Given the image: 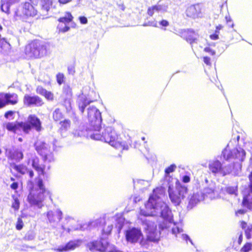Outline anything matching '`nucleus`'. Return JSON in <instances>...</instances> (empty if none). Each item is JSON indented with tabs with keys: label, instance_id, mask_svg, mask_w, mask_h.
<instances>
[{
	"label": "nucleus",
	"instance_id": "1",
	"mask_svg": "<svg viewBox=\"0 0 252 252\" xmlns=\"http://www.w3.org/2000/svg\"><path fill=\"white\" fill-rule=\"evenodd\" d=\"M89 128L93 131L91 138L95 140L103 141L108 143L115 149L121 151L128 150L131 146L132 140L130 136L120 137L115 129L112 126L105 127L100 133L101 127V116L99 111L95 107H90L88 109Z\"/></svg>",
	"mask_w": 252,
	"mask_h": 252
},
{
	"label": "nucleus",
	"instance_id": "2",
	"mask_svg": "<svg viewBox=\"0 0 252 252\" xmlns=\"http://www.w3.org/2000/svg\"><path fill=\"white\" fill-rule=\"evenodd\" d=\"M29 187L27 201L31 205L41 208L43 206V202L47 196L51 197L50 192L47 190L41 178H38L36 182L37 187L33 182L30 180L28 182Z\"/></svg>",
	"mask_w": 252,
	"mask_h": 252
},
{
	"label": "nucleus",
	"instance_id": "3",
	"mask_svg": "<svg viewBox=\"0 0 252 252\" xmlns=\"http://www.w3.org/2000/svg\"><path fill=\"white\" fill-rule=\"evenodd\" d=\"M164 193L162 188H157L153 190V194L150 196L148 201L145 203L146 210L141 209L140 214L144 216H153L155 215L156 210L158 209L160 206L157 202V199Z\"/></svg>",
	"mask_w": 252,
	"mask_h": 252
},
{
	"label": "nucleus",
	"instance_id": "4",
	"mask_svg": "<svg viewBox=\"0 0 252 252\" xmlns=\"http://www.w3.org/2000/svg\"><path fill=\"white\" fill-rule=\"evenodd\" d=\"M24 51L29 58H38L42 56L46 51V46L43 41L39 39H33L25 46Z\"/></svg>",
	"mask_w": 252,
	"mask_h": 252
},
{
	"label": "nucleus",
	"instance_id": "5",
	"mask_svg": "<svg viewBox=\"0 0 252 252\" xmlns=\"http://www.w3.org/2000/svg\"><path fill=\"white\" fill-rule=\"evenodd\" d=\"M87 248L93 252H122L116 249L113 245H111L107 239L100 238L88 242L86 245Z\"/></svg>",
	"mask_w": 252,
	"mask_h": 252
},
{
	"label": "nucleus",
	"instance_id": "6",
	"mask_svg": "<svg viewBox=\"0 0 252 252\" xmlns=\"http://www.w3.org/2000/svg\"><path fill=\"white\" fill-rule=\"evenodd\" d=\"M142 224L144 226V230L146 233V238H143L140 244L142 245L147 244L150 242H158L159 239V233L157 230V224L149 220L142 221Z\"/></svg>",
	"mask_w": 252,
	"mask_h": 252
},
{
	"label": "nucleus",
	"instance_id": "7",
	"mask_svg": "<svg viewBox=\"0 0 252 252\" xmlns=\"http://www.w3.org/2000/svg\"><path fill=\"white\" fill-rule=\"evenodd\" d=\"M34 149L41 157L43 161L51 162L54 160V154L50 146L45 141L37 140L33 144Z\"/></svg>",
	"mask_w": 252,
	"mask_h": 252
},
{
	"label": "nucleus",
	"instance_id": "8",
	"mask_svg": "<svg viewBox=\"0 0 252 252\" xmlns=\"http://www.w3.org/2000/svg\"><path fill=\"white\" fill-rule=\"evenodd\" d=\"M23 132L29 134L32 129L37 132H40L42 129V123L40 119L35 115H30L28 121L23 122Z\"/></svg>",
	"mask_w": 252,
	"mask_h": 252
},
{
	"label": "nucleus",
	"instance_id": "9",
	"mask_svg": "<svg viewBox=\"0 0 252 252\" xmlns=\"http://www.w3.org/2000/svg\"><path fill=\"white\" fill-rule=\"evenodd\" d=\"M224 159L226 160H238L242 161L245 157V152L243 149L234 148L232 150L224 149L222 152Z\"/></svg>",
	"mask_w": 252,
	"mask_h": 252
},
{
	"label": "nucleus",
	"instance_id": "10",
	"mask_svg": "<svg viewBox=\"0 0 252 252\" xmlns=\"http://www.w3.org/2000/svg\"><path fill=\"white\" fill-rule=\"evenodd\" d=\"M73 16L70 12H66L63 16L60 17L58 19L59 24L57 26V29L59 33H64L68 32L70 30L68 24L72 22Z\"/></svg>",
	"mask_w": 252,
	"mask_h": 252
},
{
	"label": "nucleus",
	"instance_id": "11",
	"mask_svg": "<svg viewBox=\"0 0 252 252\" xmlns=\"http://www.w3.org/2000/svg\"><path fill=\"white\" fill-rule=\"evenodd\" d=\"M126 239L127 242L131 243H135L143 239V234L140 230L137 228L133 227L127 230L125 233Z\"/></svg>",
	"mask_w": 252,
	"mask_h": 252
},
{
	"label": "nucleus",
	"instance_id": "12",
	"mask_svg": "<svg viewBox=\"0 0 252 252\" xmlns=\"http://www.w3.org/2000/svg\"><path fill=\"white\" fill-rule=\"evenodd\" d=\"M10 167L11 169H13L19 175L28 174L30 178H32L34 175L33 171L24 163L13 162L10 164Z\"/></svg>",
	"mask_w": 252,
	"mask_h": 252
},
{
	"label": "nucleus",
	"instance_id": "13",
	"mask_svg": "<svg viewBox=\"0 0 252 252\" xmlns=\"http://www.w3.org/2000/svg\"><path fill=\"white\" fill-rule=\"evenodd\" d=\"M22 13L23 20L27 22L28 19L35 16L37 15V11L32 4L29 2H25L22 7Z\"/></svg>",
	"mask_w": 252,
	"mask_h": 252
},
{
	"label": "nucleus",
	"instance_id": "14",
	"mask_svg": "<svg viewBox=\"0 0 252 252\" xmlns=\"http://www.w3.org/2000/svg\"><path fill=\"white\" fill-rule=\"evenodd\" d=\"M23 103L28 107H41L44 104L43 99L37 95H31L25 94L23 98Z\"/></svg>",
	"mask_w": 252,
	"mask_h": 252
},
{
	"label": "nucleus",
	"instance_id": "15",
	"mask_svg": "<svg viewBox=\"0 0 252 252\" xmlns=\"http://www.w3.org/2000/svg\"><path fill=\"white\" fill-rule=\"evenodd\" d=\"M210 170L214 174H220L224 176L231 172V170L225 171L222 166V164L218 160L211 161L208 165Z\"/></svg>",
	"mask_w": 252,
	"mask_h": 252
},
{
	"label": "nucleus",
	"instance_id": "16",
	"mask_svg": "<svg viewBox=\"0 0 252 252\" xmlns=\"http://www.w3.org/2000/svg\"><path fill=\"white\" fill-rule=\"evenodd\" d=\"M30 161V160H29ZM32 166L37 172L38 176L45 174V165L40 163L39 158L36 156H33L31 159Z\"/></svg>",
	"mask_w": 252,
	"mask_h": 252
},
{
	"label": "nucleus",
	"instance_id": "17",
	"mask_svg": "<svg viewBox=\"0 0 252 252\" xmlns=\"http://www.w3.org/2000/svg\"><path fill=\"white\" fill-rule=\"evenodd\" d=\"M168 192L169 197L172 202L176 205H179L181 199L184 197L183 194L181 193L179 189L178 188L169 187Z\"/></svg>",
	"mask_w": 252,
	"mask_h": 252
},
{
	"label": "nucleus",
	"instance_id": "18",
	"mask_svg": "<svg viewBox=\"0 0 252 252\" xmlns=\"http://www.w3.org/2000/svg\"><path fill=\"white\" fill-rule=\"evenodd\" d=\"M4 127L8 131L14 133H17V131L20 130V129L23 131V122H7L4 125Z\"/></svg>",
	"mask_w": 252,
	"mask_h": 252
},
{
	"label": "nucleus",
	"instance_id": "19",
	"mask_svg": "<svg viewBox=\"0 0 252 252\" xmlns=\"http://www.w3.org/2000/svg\"><path fill=\"white\" fill-rule=\"evenodd\" d=\"M47 216L50 222L58 223L62 220L63 213L59 210L50 211L47 212Z\"/></svg>",
	"mask_w": 252,
	"mask_h": 252
},
{
	"label": "nucleus",
	"instance_id": "20",
	"mask_svg": "<svg viewBox=\"0 0 252 252\" xmlns=\"http://www.w3.org/2000/svg\"><path fill=\"white\" fill-rule=\"evenodd\" d=\"M79 247V244L75 241L71 240L68 241L64 246L59 247L55 249L56 252H67L74 250Z\"/></svg>",
	"mask_w": 252,
	"mask_h": 252
},
{
	"label": "nucleus",
	"instance_id": "21",
	"mask_svg": "<svg viewBox=\"0 0 252 252\" xmlns=\"http://www.w3.org/2000/svg\"><path fill=\"white\" fill-rule=\"evenodd\" d=\"M161 217L166 220L169 222L172 220V215L169 207L164 203H162L159 206Z\"/></svg>",
	"mask_w": 252,
	"mask_h": 252
},
{
	"label": "nucleus",
	"instance_id": "22",
	"mask_svg": "<svg viewBox=\"0 0 252 252\" xmlns=\"http://www.w3.org/2000/svg\"><path fill=\"white\" fill-rule=\"evenodd\" d=\"M3 96L6 102V105H15L19 101L18 95L15 93H3Z\"/></svg>",
	"mask_w": 252,
	"mask_h": 252
},
{
	"label": "nucleus",
	"instance_id": "23",
	"mask_svg": "<svg viewBox=\"0 0 252 252\" xmlns=\"http://www.w3.org/2000/svg\"><path fill=\"white\" fill-rule=\"evenodd\" d=\"M242 205L252 210V192H251L250 190L248 193L243 195Z\"/></svg>",
	"mask_w": 252,
	"mask_h": 252
},
{
	"label": "nucleus",
	"instance_id": "24",
	"mask_svg": "<svg viewBox=\"0 0 252 252\" xmlns=\"http://www.w3.org/2000/svg\"><path fill=\"white\" fill-rule=\"evenodd\" d=\"M94 101V100H88L85 97L80 96L78 101V106L81 113L83 114L87 106Z\"/></svg>",
	"mask_w": 252,
	"mask_h": 252
},
{
	"label": "nucleus",
	"instance_id": "25",
	"mask_svg": "<svg viewBox=\"0 0 252 252\" xmlns=\"http://www.w3.org/2000/svg\"><path fill=\"white\" fill-rule=\"evenodd\" d=\"M24 158L23 152L19 150H15L9 153V158L19 161Z\"/></svg>",
	"mask_w": 252,
	"mask_h": 252
},
{
	"label": "nucleus",
	"instance_id": "26",
	"mask_svg": "<svg viewBox=\"0 0 252 252\" xmlns=\"http://www.w3.org/2000/svg\"><path fill=\"white\" fill-rule=\"evenodd\" d=\"M21 0H0V9L2 11H4L3 7L4 6L7 8V11H9L10 7L20 2Z\"/></svg>",
	"mask_w": 252,
	"mask_h": 252
},
{
	"label": "nucleus",
	"instance_id": "27",
	"mask_svg": "<svg viewBox=\"0 0 252 252\" xmlns=\"http://www.w3.org/2000/svg\"><path fill=\"white\" fill-rule=\"evenodd\" d=\"M190 12L193 18L200 17L201 13V8L199 4L193 5L190 7Z\"/></svg>",
	"mask_w": 252,
	"mask_h": 252
},
{
	"label": "nucleus",
	"instance_id": "28",
	"mask_svg": "<svg viewBox=\"0 0 252 252\" xmlns=\"http://www.w3.org/2000/svg\"><path fill=\"white\" fill-rule=\"evenodd\" d=\"M52 4V0H40L41 8L43 12H47Z\"/></svg>",
	"mask_w": 252,
	"mask_h": 252
},
{
	"label": "nucleus",
	"instance_id": "29",
	"mask_svg": "<svg viewBox=\"0 0 252 252\" xmlns=\"http://www.w3.org/2000/svg\"><path fill=\"white\" fill-rule=\"evenodd\" d=\"M63 114L62 112L61 109L59 108L55 109L53 112V119L56 121H60L63 118Z\"/></svg>",
	"mask_w": 252,
	"mask_h": 252
},
{
	"label": "nucleus",
	"instance_id": "30",
	"mask_svg": "<svg viewBox=\"0 0 252 252\" xmlns=\"http://www.w3.org/2000/svg\"><path fill=\"white\" fill-rule=\"evenodd\" d=\"M162 9V7L160 5H155L149 7L147 9V14L152 17L155 13L158 12Z\"/></svg>",
	"mask_w": 252,
	"mask_h": 252
},
{
	"label": "nucleus",
	"instance_id": "31",
	"mask_svg": "<svg viewBox=\"0 0 252 252\" xmlns=\"http://www.w3.org/2000/svg\"><path fill=\"white\" fill-rule=\"evenodd\" d=\"M10 48V44L4 39H0V53H4Z\"/></svg>",
	"mask_w": 252,
	"mask_h": 252
},
{
	"label": "nucleus",
	"instance_id": "32",
	"mask_svg": "<svg viewBox=\"0 0 252 252\" xmlns=\"http://www.w3.org/2000/svg\"><path fill=\"white\" fill-rule=\"evenodd\" d=\"M60 130L61 131H66L70 127L71 122L68 119H64V120L60 122Z\"/></svg>",
	"mask_w": 252,
	"mask_h": 252
},
{
	"label": "nucleus",
	"instance_id": "33",
	"mask_svg": "<svg viewBox=\"0 0 252 252\" xmlns=\"http://www.w3.org/2000/svg\"><path fill=\"white\" fill-rule=\"evenodd\" d=\"M13 201L11 204V207L14 209L15 211H18L20 208V202L19 199L15 195H12Z\"/></svg>",
	"mask_w": 252,
	"mask_h": 252
},
{
	"label": "nucleus",
	"instance_id": "34",
	"mask_svg": "<svg viewBox=\"0 0 252 252\" xmlns=\"http://www.w3.org/2000/svg\"><path fill=\"white\" fill-rule=\"evenodd\" d=\"M199 35L197 31L194 30L190 31V43L195 42L198 40Z\"/></svg>",
	"mask_w": 252,
	"mask_h": 252
},
{
	"label": "nucleus",
	"instance_id": "35",
	"mask_svg": "<svg viewBox=\"0 0 252 252\" xmlns=\"http://www.w3.org/2000/svg\"><path fill=\"white\" fill-rule=\"evenodd\" d=\"M112 228L113 226L112 225L104 224L101 231L102 235H108L110 234L112 232Z\"/></svg>",
	"mask_w": 252,
	"mask_h": 252
},
{
	"label": "nucleus",
	"instance_id": "36",
	"mask_svg": "<svg viewBox=\"0 0 252 252\" xmlns=\"http://www.w3.org/2000/svg\"><path fill=\"white\" fill-rule=\"evenodd\" d=\"M237 186H227L225 188V191L229 194H236L237 192Z\"/></svg>",
	"mask_w": 252,
	"mask_h": 252
},
{
	"label": "nucleus",
	"instance_id": "37",
	"mask_svg": "<svg viewBox=\"0 0 252 252\" xmlns=\"http://www.w3.org/2000/svg\"><path fill=\"white\" fill-rule=\"evenodd\" d=\"M43 96L48 101L54 100V94L51 91H46Z\"/></svg>",
	"mask_w": 252,
	"mask_h": 252
},
{
	"label": "nucleus",
	"instance_id": "38",
	"mask_svg": "<svg viewBox=\"0 0 252 252\" xmlns=\"http://www.w3.org/2000/svg\"><path fill=\"white\" fill-rule=\"evenodd\" d=\"M252 248V244L251 243H246L241 249L242 252H249Z\"/></svg>",
	"mask_w": 252,
	"mask_h": 252
},
{
	"label": "nucleus",
	"instance_id": "39",
	"mask_svg": "<svg viewBox=\"0 0 252 252\" xmlns=\"http://www.w3.org/2000/svg\"><path fill=\"white\" fill-rule=\"evenodd\" d=\"M57 82L59 85H61L64 82V76L62 73H58L56 75Z\"/></svg>",
	"mask_w": 252,
	"mask_h": 252
},
{
	"label": "nucleus",
	"instance_id": "40",
	"mask_svg": "<svg viewBox=\"0 0 252 252\" xmlns=\"http://www.w3.org/2000/svg\"><path fill=\"white\" fill-rule=\"evenodd\" d=\"M63 93L66 96H71L72 95V89L67 86L63 88Z\"/></svg>",
	"mask_w": 252,
	"mask_h": 252
},
{
	"label": "nucleus",
	"instance_id": "41",
	"mask_svg": "<svg viewBox=\"0 0 252 252\" xmlns=\"http://www.w3.org/2000/svg\"><path fill=\"white\" fill-rule=\"evenodd\" d=\"M24 226L23 221L21 218H18L16 224V228L18 230H21Z\"/></svg>",
	"mask_w": 252,
	"mask_h": 252
},
{
	"label": "nucleus",
	"instance_id": "42",
	"mask_svg": "<svg viewBox=\"0 0 252 252\" xmlns=\"http://www.w3.org/2000/svg\"><path fill=\"white\" fill-rule=\"evenodd\" d=\"M36 92L42 96H43L46 92V90L44 89L42 86H38L36 88Z\"/></svg>",
	"mask_w": 252,
	"mask_h": 252
},
{
	"label": "nucleus",
	"instance_id": "43",
	"mask_svg": "<svg viewBox=\"0 0 252 252\" xmlns=\"http://www.w3.org/2000/svg\"><path fill=\"white\" fill-rule=\"evenodd\" d=\"M6 105L3 93H0V109L4 107Z\"/></svg>",
	"mask_w": 252,
	"mask_h": 252
},
{
	"label": "nucleus",
	"instance_id": "44",
	"mask_svg": "<svg viewBox=\"0 0 252 252\" xmlns=\"http://www.w3.org/2000/svg\"><path fill=\"white\" fill-rule=\"evenodd\" d=\"M175 168L176 166L174 164L170 165L165 169V172L166 174H169V173L173 172L175 170Z\"/></svg>",
	"mask_w": 252,
	"mask_h": 252
},
{
	"label": "nucleus",
	"instance_id": "45",
	"mask_svg": "<svg viewBox=\"0 0 252 252\" xmlns=\"http://www.w3.org/2000/svg\"><path fill=\"white\" fill-rule=\"evenodd\" d=\"M14 114H15V112L14 111L9 110V111H6L4 113V116L6 119H8V118H9V117L13 116Z\"/></svg>",
	"mask_w": 252,
	"mask_h": 252
},
{
	"label": "nucleus",
	"instance_id": "46",
	"mask_svg": "<svg viewBox=\"0 0 252 252\" xmlns=\"http://www.w3.org/2000/svg\"><path fill=\"white\" fill-rule=\"evenodd\" d=\"M172 233L175 234H177L178 233H180L182 231L181 229H180L178 226H175L172 229Z\"/></svg>",
	"mask_w": 252,
	"mask_h": 252
},
{
	"label": "nucleus",
	"instance_id": "47",
	"mask_svg": "<svg viewBox=\"0 0 252 252\" xmlns=\"http://www.w3.org/2000/svg\"><path fill=\"white\" fill-rule=\"evenodd\" d=\"M248 178L250 181L249 187L250 188L251 192H252V171L250 172V174L249 175Z\"/></svg>",
	"mask_w": 252,
	"mask_h": 252
},
{
	"label": "nucleus",
	"instance_id": "48",
	"mask_svg": "<svg viewBox=\"0 0 252 252\" xmlns=\"http://www.w3.org/2000/svg\"><path fill=\"white\" fill-rule=\"evenodd\" d=\"M10 188L13 190H16L19 188V184L17 182H13L10 186Z\"/></svg>",
	"mask_w": 252,
	"mask_h": 252
},
{
	"label": "nucleus",
	"instance_id": "49",
	"mask_svg": "<svg viewBox=\"0 0 252 252\" xmlns=\"http://www.w3.org/2000/svg\"><path fill=\"white\" fill-rule=\"evenodd\" d=\"M203 61L205 63H206V65H207L210 66L212 64L211 62V59L207 56H205V57H203Z\"/></svg>",
	"mask_w": 252,
	"mask_h": 252
},
{
	"label": "nucleus",
	"instance_id": "50",
	"mask_svg": "<svg viewBox=\"0 0 252 252\" xmlns=\"http://www.w3.org/2000/svg\"><path fill=\"white\" fill-rule=\"evenodd\" d=\"M204 51L207 52V53H208L210 54L212 56L215 55V54H216L215 51L212 50L210 47H206V48H204Z\"/></svg>",
	"mask_w": 252,
	"mask_h": 252
},
{
	"label": "nucleus",
	"instance_id": "51",
	"mask_svg": "<svg viewBox=\"0 0 252 252\" xmlns=\"http://www.w3.org/2000/svg\"><path fill=\"white\" fill-rule=\"evenodd\" d=\"M79 20L81 24H86L88 23V20L85 16H80L79 17Z\"/></svg>",
	"mask_w": 252,
	"mask_h": 252
},
{
	"label": "nucleus",
	"instance_id": "52",
	"mask_svg": "<svg viewBox=\"0 0 252 252\" xmlns=\"http://www.w3.org/2000/svg\"><path fill=\"white\" fill-rule=\"evenodd\" d=\"M223 28V26L221 25H219L217 26L216 27V29H215L214 32L219 36L220 31V30L222 29Z\"/></svg>",
	"mask_w": 252,
	"mask_h": 252
},
{
	"label": "nucleus",
	"instance_id": "53",
	"mask_svg": "<svg viewBox=\"0 0 252 252\" xmlns=\"http://www.w3.org/2000/svg\"><path fill=\"white\" fill-rule=\"evenodd\" d=\"M209 37L211 40H215L219 38V36L214 32L209 35Z\"/></svg>",
	"mask_w": 252,
	"mask_h": 252
},
{
	"label": "nucleus",
	"instance_id": "54",
	"mask_svg": "<svg viewBox=\"0 0 252 252\" xmlns=\"http://www.w3.org/2000/svg\"><path fill=\"white\" fill-rule=\"evenodd\" d=\"M159 24L163 27H167L169 25V22L166 20H162L159 22Z\"/></svg>",
	"mask_w": 252,
	"mask_h": 252
},
{
	"label": "nucleus",
	"instance_id": "55",
	"mask_svg": "<svg viewBox=\"0 0 252 252\" xmlns=\"http://www.w3.org/2000/svg\"><path fill=\"white\" fill-rule=\"evenodd\" d=\"M225 19L226 20V22L227 24H229L230 23V24L228 25L229 27L230 28H233V23H232V20L230 19L229 17H226Z\"/></svg>",
	"mask_w": 252,
	"mask_h": 252
},
{
	"label": "nucleus",
	"instance_id": "56",
	"mask_svg": "<svg viewBox=\"0 0 252 252\" xmlns=\"http://www.w3.org/2000/svg\"><path fill=\"white\" fill-rule=\"evenodd\" d=\"M246 212V211L244 209H239V210H237V211H236L235 214L236 215H238L239 214L243 215V214H245Z\"/></svg>",
	"mask_w": 252,
	"mask_h": 252
},
{
	"label": "nucleus",
	"instance_id": "57",
	"mask_svg": "<svg viewBox=\"0 0 252 252\" xmlns=\"http://www.w3.org/2000/svg\"><path fill=\"white\" fill-rule=\"evenodd\" d=\"M240 225L242 229H245L247 226V223L245 221L242 220L240 221Z\"/></svg>",
	"mask_w": 252,
	"mask_h": 252
},
{
	"label": "nucleus",
	"instance_id": "58",
	"mask_svg": "<svg viewBox=\"0 0 252 252\" xmlns=\"http://www.w3.org/2000/svg\"><path fill=\"white\" fill-rule=\"evenodd\" d=\"M59 2L61 4H66L72 1V0H58Z\"/></svg>",
	"mask_w": 252,
	"mask_h": 252
},
{
	"label": "nucleus",
	"instance_id": "59",
	"mask_svg": "<svg viewBox=\"0 0 252 252\" xmlns=\"http://www.w3.org/2000/svg\"><path fill=\"white\" fill-rule=\"evenodd\" d=\"M183 181L184 183H188L189 182V176H185L183 178Z\"/></svg>",
	"mask_w": 252,
	"mask_h": 252
},
{
	"label": "nucleus",
	"instance_id": "60",
	"mask_svg": "<svg viewBox=\"0 0 252 252\" xmlns=\"http://www.w3.org/2000/svg\"><path fill=\"white\" fill-rule=\"evenodd\" d=\"M243 241V235L240 234L238 238V243L239 245H241Z\"/></svg>",
	"mask_w": 252,
	"mask_h": 252
},
{
	"label": "nucleus",
	"instance_id": "61",
	"mask_svg": "<svg viewBox=\"0 0 252 252\" xmlns=\"http://www.w3.org/2000/svg\"><path fill=\"white\" fill-rule=\"evenodd\" d=\"M68 70L69 73H73L75 72L74 67L73 66L68 67Z\"/></svg>",
	"mask_w": 252,
	"mask_h": 252
},
{
	"label": "nucleus",
	"instance_id": "62",
	"mask_svg": "<svg viewBox=\"0 0 252 252\" xmlns=\"http://www.w3.org/2000/svg\"><path fill=\"white\" fill-rule=\"evenodd\" d=\"M188 33V31H183V32H181V37H182L183 38H184L186 39L187 40V39H187V37H185L184 36V33Z\"/></svg>",
	"mask_w": 252,
	"mask_h": 252
},
{
	"label": "nucleus",
	"instance_id": "63",
	"mask_svg": "<svg viewBox=\"0 0 252 252\" xmlns=\"http://www.w3.org/2000/svg\"><path fill=\"white\" fill-rule=\"evenodd\" d=\"M252 231V226L251 227H248L245 231V233H251Z\"/></svg>",
	"mask_w": 252,
	"mask_h": 252
},
{
	"label": "nucleus",
	"instance_id": "64",
	"mask_svg": "<svg viewBox=\"0 0 252 252\" xmlns=\"http://www.w3.org/2000/svg\"><path fill=\"white\" fill-rule=\"evenodd\" d=\"M73 118L75 120V121H78V117H77V116L76 115V114L75 113V112H73Z\"/></svg>",
	"mask_w": 252,
	"mask_h": 252
}]
</instances>
